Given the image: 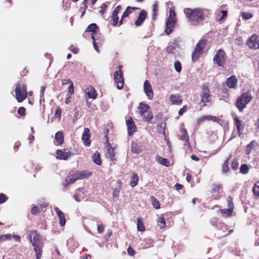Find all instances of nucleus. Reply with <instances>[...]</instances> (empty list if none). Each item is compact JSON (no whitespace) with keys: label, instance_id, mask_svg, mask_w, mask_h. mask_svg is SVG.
<instances>
[{"label":"nucleus","instance_id":"obj_1","mask_svg":"<svg viewBox=\"0 0 259 259\" xmlns=\"http://www.w3.org/2000/svg\"><path fill=\"white\" fill-rule=\"evenodd\" d=\"M29 239L33 247L36 255V259H41L44 246L42 237L37 231L32 230L29 232Z\"/></svg>","mask_w":259,"mask_h":259},{"label":"nucleus","instance_id":"obj_2","mask_svg":"<svg viewBox=\"0 0 259 259\" xmlns=\"http://www.w3.org/2000/svg\"><path fill=\"white\" fill-rule=\"evenodd\" d=\"M184 12L189 22L193 25H197L205 19L204 11L200 8H185L184 10Z\"/></svg>","mask_w":259,"mask_h":259},{"label":"nucleus","instance_id":"obj_3","mask_svg":"<svg viewBox=\"0 0 259 259\" xmlns=\"http://www.w3.org/2000/svg\"><path fill=\"white\" fill-rule=\"evenodd\" d=\"M252 97L250 92L248 91L242 93L237 98L236 102V106L239 111L242 112L246 107L247 105L252 100Z\"/></svg>","mask_w":259,"mask_h":259},{"label":"nucleus","instance_id":"obj_4","mask_svg":"<svg viewBox=\"0 0 259 259\" xmlns=\"http://www.w3.org/2000/svg\"><path fill=\"white\" fill-rule=\"evenodd\" d=\"M15 98L17 102L21 103L27 97V85L22 81H18L16 84L15 89Z\"/></svg>","mask_w":259,"mask_h":259},{"label":"nucleus","instance_id":"obj_5","mask_svg":"<svg viewBox=\"0 0 259 259\" xmlns=\"http://www.w3.org/2000/svg\"><path fill=\"white\" fill-rule=\"evenodd\" d=\"M200 96L201 98L200 102L203 104V106H206L207 103H209L211 102V94L209 89V83L208 82H205L202 85Z\"/></svg>","mask_w":259,"mask_h":259},{"label":"nucleus","instance_id":"obj_6","mask_svg":"<svg viewBox=\"0 0 259 259\" xmlns=\"http://www.w3.org/2000/svg\"><path fill=\"white\" fill-rule=\"evenodd\" d=\"M210 192L212 199L220 200L224 193L222 184L218 183H213Z\"/></svg>","mask_w":259,"mask_h":259},{"label":"nucleus","instance_id":"obj_7","mask_svg":"<svg viewBox=\"0 0 259 259\" xmlns=\"http://www.w3.org/2000/svg\"><path fill=\"white\" fill-rule=\"evenodd\" d=\"M122 66H118V71H116L113 75L115 83L117 84L116 87L118 89H121L123 87L124 79L123 77V72L122 71Z\"/></svg>","mask_w":259,"mask_h":259},{"label":"nucleus","instance_id":"obj_8","mask_svg":"<svg viewBox=\"0 0 259 259\" xmlns=\"http://www.w3.org/2000/svg\"><path fill=\"white\" fill-rule=\"evenodd\" d=\"M226 54L222 49L219 50L213 57V61L218 66L223 67L226 62Z\"/></svg>","mask_w":259,"mask_h":259},{"label":"nucleus","instance_id":"obj_9","mask_svg":"<svg viewBox=\"0 0 259 259\" xmlns=\"http://www.w3.org/2000/svg\"><path fill=\"white\" fill-rule=\"evenodd\" d=\"M259 36L256 34H252L247 40L246 45L249 49H259Z\"/></svg>","mask_w":259,"mask_h":259},{"label":"nucleus","instance_id":"obj_10","mask_svg":"<svg viewBox=\"0 0 259 259\" xmlns=\"http://www.w3.org/2000/svg\"><path fill=\"white\" fill-rule=\"evenodd\" d=\"M78 180H80L79 171L70 172L65 179L64 186L67 187Z\"/></svg>","mask_w":259,"mask_h":259},{"label":"nucleus","instance_id":"obj_11","mask_svg":"<svg viewBox=\"0 0 259 259\" xmlns=\"http://www.w3.org/2000/svg\"><path fill=\"white\" fill-rule=\"evenodd\" d=\"M57 158L59 159L67 160L73 154L68 149H63L62 150H58L56 151Z\"/></svg>","mask_w":259,"mask_h":259},{"label":"nucleus","instance_id":"obj_12","mask_svg":"<svg viewBox=\"0 0 259 259\" xmlns=\"http://www.w3.org/2000/svg\"><path fill=\"white\" fill-rule=\"evenodd\" d=\"M238 80L236 76L232 75L227 78L225 84L229 89H236L238 88Z\"/></svg>","mask_w":259,"mask_h":259},{"label":"nucleus","instance_id":"obj_13","mask_svg":"<svg viewBox=\"0 0 259 259\" xmlns=\"http://www.w3.org/2000/svg\"><path fill=\"white\" fill-rule=\"evenodd\" d=\"M126 124L127 126L128 135L129 136H133L134 133L137 131V126L132 117H130L126 120Z\"/></svg>","mask_w":259,"mask_h":259},{"label":"nucleus","instance_id":"obj_14","mask_svg":"<svg viewBox=\"0 0 259 259\" xmlns=\"http://www.w3.org/2000/svg\"><path fill=\"white\" fill-rule=\"evenodd\" d=\"M121 9L120 5L117 6L112 12V16L111 17L110 22L113 26H116L119 24L118 20L119 17L118 15Z\"/></svg>","mask_w":259,"mask_h":259},{"label":"nucleus","instance_id":"obj_15","mask_svg":"<svg viewBox=\"0 0 259 259\" xmlns=\"http://www.w3.org/2000/svg\"><path fill=\"white\" fill-rule=\"evenodd\" d=\"M144 90L145 94L149 99H153L154 93L152 86L148 80H146L144 83Z\"/></svg>","mask_w":259,"mask_h":259},{"label":"nucleus","instance_id":"obj_16","mask_svg":"<svg viewBox=\"0 0 259 259\" xmlns=\"http://www.w3.org/2000/svg\"><path fill=\"white\" fill-rule=\"evenodd\" d=\"M234 124L237 128L239 136L240 137L244 131L245 128V124L243 123V121L239 119V117L238 116L234 117Z\"/></svg>","mask_w":259,"mask_h":259},{"label":"nucleus","instance_id":"obj_17","mask_svg":"<svg viewBox=\"0 0 259 259\" xmlns=\"http://www.w3.org/2000/svg\"><path fill=\"white\" fill-rule=\"evenodd\" d=\"M147 17V13L145 10L141 11L138 18L135 21V25L137 27L141 26Z\"/></svg>","mask_w":259,"mask_h":259},{"label":"nucleus","instance_id":"obj_18","mask_svg":"<svg viewBox=\"0 0 259 259\" xmlns=\"http://www.w3.org/2000/svg\"><path fill=\"white\" fill-rule=\"evenodd\" d=\"M176 19H172L171 18H167L166 23V28L165 29V32L169 35L171 33L175 28L176 23Z\"/></svg>","mask_w":259,"mask_h":259},{"label":"nucleus","instance_id":"obj_19","mask_svg":"<svg viewBox=\"0 0 259 259\" xmlns=\"http://www.w3.org/2000/svg\"><path fill=\"white\" fill-rule=\"evenodd\" d=\"M90 136V130L87 127L85 128L82 135L81 139L84 145L86 146H89L91 145Z\"/></svg>","mask_w":259,"mask_h":259},{"label":"nucleus","instance_id":"obj_20","mask_svg":"<svg viewBox=\"0 0 259 259\" xmlns=\"http://www.w3.org/2000/svg\"><path fill=\"white\" fill-rule=\"evenodd\" d=\"M140 9L139 8L128 6L124 11L121 16V19L119 21L118 25L120 26L123 24V19L127 17L132 13L133 10Z\"/></svg>","mask_w":259,"mask_h":259},{"label":"nucleus","instance_id":"obj_21","mask_svg":"<svg viewBox=\"0 0 259 259\" xmlns=\"http://www.w3.org/2000/svg\"><path fill=\"white\" fill-rule=\"evenodd\" d=\"M169 99L171 103L173 105H180L183 102L181 96L180 94H171Z\"/></svg>","mask_w":259,"mask_h":259},{"label":"nucleus","instance_id":"obj_22","mask_svg":"<svg viewBox=\"0 0 259 259\" xmlns=\"http://www.w3.org/2000/svg\"><path fill=\"white\" fill-rule=\"evenodd\" d=\"M180 135L179 136L180 140L183 141L185 143L187 144L189 141V137L187 130L182 128L180 130Z\"/></svg>","mask_w":259,"mask_h":259},{"label":"nucleus","instance_id":"obj_23","mask_svg":"<svg viewBox=\"0 0 259 259\" xmlns=\"http://www.w3.org/2000/svg\"><path fill=\"white\" fill-rule=\"evenodd\" d=\"M12 238H13L16 241H20V237L19 236L6 234L0 235V242H4L7 240H11Z\"/></svg>","mask_w":259,"mask_h":259},{"label":"nucleus","instance_id":"obj_24","mask_svg":"<svg viewBox=\"0 0 259 259\" xmlns=\"http://www.w3.org/2000/svg\"><path fill=\"white\" fill-rule=\"evenodd\" d=\"M54 210L59 218V223L61 226H64L66 223L64 213L58 207H55Z\"/></svg>","mask_w":259,"mask_h":259},{"label":"nucleus","instance_id":"obj_25","mask_svg":"<svg viewBox=\"0 0 259 259\" xmlns=\"http://www.w3.org/2000/svg\"><path fill=\"white\" fill-rule=\"evenodd\" d=\"M97 28H98V27L95 23H92L90 24L86 29V30H85V31L84 32L83 34V36L84 38H87L86 34H87L88 32H92L91 36L92 35H94V34L95 33L96 29Z\"/></svg>","mask_w":259,"mask_h":259},{"label":"nucleus","instance_id":"obj_26","mask_svg":"<svg viewBox=\"0 0 259 259\" xmlns=\"http://www.w3.org/2000/svg\"><path fill=\"white\" fill-rule=\"evenodd\" d=\"M206 44L207 40L206 39H201L196 44L195 49L203 53Z\"/></svg>","mask_w":259,"mask_h":259},{"label":"nucleus","instance_id":"obj_27","mask_svg":"<svg viewBox=\"0 0 259 259\" xmlns=\"http://www.w3.org/2000/svg\"><path fill=\"white\" fill-rule=\"evenodd\" d=\"M55 141L56 145H62L64 143V136L61 132H58L56 133L55 136Z\"/></svg>","mask_w":259,"mask_h":259},{"label":"nucleus","instance_id":"obj_28","mask_svg":"<svg viewBox=\"0 0 259 259\" xmlns=\"http://www.w3.org/2000/svg\"><path fill=\"white\" fill-rule=\"evenodd\" d=\"M131 151L134 153L139 154L142 152V149L137 143L132 141L131 143Z\"/></svg>","mask_w":259,"mask_h":259},{"label":"nucleus","instance_id":"obj_29","mask_svg":"<svg viewBox=\"0 0 259 259\" xmlns=\"http://www.w3.org/2000/svg\"><path fill=\"white\" fill-rule=\"evenodd\" d=\"M158 2L156 1L152 5V19L155 21L158 14Z\"/></svg>","mask_w":259,"mask_h":259},{"label":"nucleus","instance_id":"obj_30","mask_svg":"<svg viewBox=\"0 0 259 259\" xmlns=\"http://www.w3.org/2000/svg\"><path fill=\"white\" fill-rule=\"evenodd\" d=\"M117 183L119 185V187L118 188H115L113 191V198L115 199L116 200H117L119 198V195L120 191L121 190V184H122L121 180H118L117 181Z\"/></svg>","mask_w":259,"mask_h":259},{"label":"nucleus","instance_id":"obj_31","mask_svg":"<svg viewBox=\"0 0 259 259\" xmlns=\"http://www.w3.org/2000/svg\"><path fill=\"white\" fill-rule=\"evenodd\" d=\"M141 115L143 117V120L148 123L151 122L153 117L152 112L150 110Z\"/></svg>","mask_w":259,"mask_h":259},{"label":"nucleus","instance_id":"obj_32","mask_svg":"<svg viewBox=\"0 0 259 259\" xmlns=\"http://www.w3.org/2000/svg\"><path fill=\"white\" fill-rule=\"evenodd\" d=\"M219 211L221 213V216L224 218H228L231 216L233 211V209L230 208L228 209H220Z\"/></svg>","mask_w":259,"mask_h":259},{"label":"nucleus","instance_id":"obj_33","mask_svg":"<svg viewBox=\"0 0 259 259\" xmlns=\"http://www.w3.org/2000/svg\"><path fill=\"white\" fill-rule=\"evenodd\" d=\"M138 182L139 177L137 174L133 172L131 177L130 186L133 188L135 187L138 185Z\"/></svg>","mask_w":259,"mask_h":259},{"label":"nucleus","instance_id":"obj_34","mask_svg":"<svg viewBox=\"0 0 259 259\" xmlns=\"http://www.w3.org/2000/svg\"><path fill=\"white\" fill-rule=\"evenodd\" d=\"M79 174L80 180L88 179L92 175V172L86 169L79 171Z\"/></svg>","mask_w":259,"mask_h":259},{"label":"nucleus","instance_id":"obj_35","mask_svg":"<svg viewBox=\"0 0 259 259\" xmlns=\"http://www.w3.org/2000/svg\"><path fill=\"white\" fill-rule=\"evenodd\" d=\"M257 145V143L255 140L252 141L250 143H249L246 146L245 148V153L246 154L249 155L251 151L253 149V148Z\"/></svg>","mask_w":259,"mask_h":259},{"label":"nucleus","instance_id":"obj_36","mask_svg":"<svg viewBox=\"0 0 259 259\" xmlns=\"http://www.w3.org/2000/svg\"><path fill=\"white\" fill-rule=\"evenodd\" d=\"M217 118L215 116H213L211 115H204L203 116L201 117L197 120V123L198 124L201 123L202 122H203L205 120H212L213 121H216Z\"/></svg>","mask_w":259,"mask_h":259},{"label":"nucleus","instance_id":"obj_37","mask_svg":"<svg viewBox=\"0 0 259 259\" xmlns=\"http://www.w3.org/2000/svg\"><path fill=\"white\" fill-rule=\"evenodd\" d=\"M138 109L140 111L141 115L145 113V112L149 111L150 109V106L146 104L141 103H140Z\"/></svg>","mask_w":259,"mask_h":259},{"label":"nucleus","instance_id":"obj_38","mask_svg":"<svg viewBox=\"0 0 259 259\" xmlns=\"http://www.w3.org/2000/svg\"><path fill=\"white\" fill-rule=\"evenodd\" d=\"M157 225L160 229H163L165 227V219L164 218L163 214H161L158 218Z\"/></svg>","mask_w":259,"mask_h":259},{"label":"nucleus","instance_id":"obj_39","mask_svg":"<svg viewBox=\"0 0 259 259\" xmlns=\"http://www.w3.org/2000/svg\"><path fill=\"white\" fill-rule=\"evenodd\" d=\"M114 151V150L113 148H108L106 152L105 156L110 160H114L115 153Z\"/></svg>","mask_w":259,"mask_h":259},{"label":"nucleus","instance_id":"obj_40","mask_svg":"<svg viewBox=\"0 0 259 259\" xmlns=\"http://www.w3.org/2000/svg\"><path fill=\"white\" fill-rule=\"evenodd\" d=\"M202 53L200 52V51H198L196 50V49H194L193 52L192 53L191 58L193 62H195L199 60L200 56L202 55Z\"/></svg>","mask_w":259,"mask_h":259},{"label":"nucleus","instance_id":"obj_41","mask_svg":"<svg viewBox=\"0 0 259 259\" xmlns=\"http://www.w3.org/2000/svg\"><path fill=\"white\" fill-rule=\"evenodd\" d=\"M137 230L140 232H143L145 230V227L143 222L142 218H138L137 222Z\"/></svg>","mask_w":259,"mask_h":259},{"label":"nucleus","instance_id":"obj_42","mask_svg":"<svg viewBox=\"0 0 259 259\" xmlns=\"http://www.w3.org/2000/svg\"><path fill=\"white\" fill-rule=\"evenodd\" d=\"M87 94L89 98L93 99H95L97 98L98 95L96 91L93 87H91L90 88V90L88 92Z\"/></svg>","mask_w":259,"mask_h":259},{"label":"nucleus","instance_id":"obj_43","mask_svg":"<svg viewBox=\"0 0 259 259\" xmlns=\"http://www.w3.org/2000/svg\"><path fill=\"white\" fill-rule=\"evenodd\" d=\"M252 192L255 196L259 199V181L255 182L254 184Z\"/></svg>","mask_w":259,"mask_h":259},{"label":"nucleus","instance_id":"obj_44","mask_svg":"<svg viewBox=\"0 0 259 259\" xmlns=\"http://www.w3.org/2000/svg\"><path fill=\"white\" fill-rule=\"evenodd\" d=\"M150 199L153 207L157 209L160 208V203L159 201L156 199V198L153 196H151L150 197Z\"/></svg>","mask_w":259,"mask_h":259},{"label":"nucleus","instance_id":"obj_45","mask_svg":"<svg viewBox=\"0 0 259 259\" xmlns=\"http://www.w3.org/2000/svg\"><path fill=\"white\" fill-rule=\"evenodd\" d=\"M249 170V166L246 164H243L240 167V171L242 174H246L248 172Z\"/></svg>","mask_w":259,"mask_h":259},{"label":"nucleus","instance_id":"obj_46","mask_svg":"<svg viewBox=\"0 0 259 259\" xmlns=\"http://www.w3.org/2000/svg\"><path fill=\"white\" fill-rule=\"evenodd\" d=\"M92 159L93 162H101L100 154L98 151L93 155Z\"/></svg>","mask_w":259,"mask_h":259},{"label":"nucleus","instance_id":"obj_47","mask_svg":"<svg viewBox=\"0 0 259 259\" xmlns=\"http://www.w3.org/2000/svg\"><path fill=\"white\" fill-rule=\"evenodd\" d=\"M174 67L176 71L180 72L182 70L181 63L179 61H176L174 63Z\"/></svg>","mask_w":259,"mask_h":259},{"label":"nucleus","instance_id":"obj_48","mask_svg":"<svg viewBox=\"0 0 259 259\" xmlns=\"http://www.w3.org/2000/svg\"><path fill=\"white\" fill-rule=\"evenodd\" d=\"M61 113H62V109L59 107L58 106L56 109L55 113L54 116L56 118H58L59 119H60L61 117Z\"/></svg>","mask_w":259,"mask_h":259},{"label":"nucleus","instance_id":"obj_49","mask_svg":"<svg viewBox=\"0 0 259 259\" xmlns=\"http://www.w3.org/2000/svg\"><path fill=\"white\" fill-rule=\"evenodd\" d=\"M219 225V229L222 230L223 233L226 232L228 229L227 225L224 223H220Z\"/></svg>","mask_w":259,"mask_h":259},{"label":"nucleus","instance_id":"obj_50","mask_svg":"<svg viewBox=\"0 0 259 259\" xmlns=\"http://www.w3.org/2000/svg\"><path fill=\"white\" fill-rule=\"evenodd\" d=\"M228 206L229 208L234 209V204L233 202V199L231 196H229L227 198Z\"/></svg>","mask_w":259,"mask_h":259},{"label":"nucleus","instance_id":"obj_51","mask_svg":"<svg viewBox=\"0 0 259 259\" xmlns=\"http://www.w3.org/2000/svg\"><path fill=\"white\" fill-rule=\"evenodd\" d=\"M107 8V5L106 3H103L100 6V10L99 13L101 14L102 16H103Z\"/></svg>","mask_w":259,"mask_h":259},{"label":"nucleus","instance_id":"obj_52","mask_svg":"<svg viewBox=\"0 0 259 259\" xmlns=\"http://www.w3.org/2000/svg\"><path fill=\"white\" fill-rule=\"evenodd\" d=\"M41 210L38 208V206H34L32 207L31 210V212L32 214L36 215L40 212Z\"/></svg>","mask_w":259,"mask_h":259},{"label":"nucleus","instance_id":"obj_53","mask_svg":"<svg viewBox=\"0 0 259 259\" xmlns=\"http://www.w3.org/2000/svg\"><path fill=\"white\" fill-rule=\"evenodd\" d=\"M242 18L244 19H249L253 17V15L249 13L242 12L241 13Z\"/></svg>","mask_w":259,"mask_h":259},{"label":"nucleus","instance_id":"obj_54","mask_svg":"<svg viewBox=\"0 0 259 259\" xmlns=\"http://www.w3.org/2000/svg\"><path fill=\"white\" fill-rule=\"evenodd\" d=\"M176 13L174 9L170 8L169 9V16L168 18H171L172 19H176Z\"/></svg>","mask_w":259,"mask_h":259},{"label":"nucleus","instance_id":"obj_55","mask_svg":"<svg viewBox=\"0 0 259 259\" xmlns=\"http://www.w3.org/2000/svg\"><path fill=\"white\" fill-rule=\"evenodd\" d=\"M8 199V197L4 193H2L0 194V204L5 202Z\"/></svg>","mask_w":259,"mask_h":259},{"label":"nucleus","instance_id":"obj_56","mask_svg":"<svg viewBox=\"0 0 259 259\" xmlns=\"http://www.w3.org/2000/svg\"><path fill=\"white\" fill-rule=\"evenodd\" d=\"M25 112L26 110L25 108L23 107H21L19 108L18 110V113L21 116H24L25 115Z\"/></svg>","mask_w":259,"mask_h":259},{"label":"nucleus","instance_id":"obj_57","mask_svg":"<svg viewBox=\"0 0 259 259\" xmlns=\"http://www.w3.org/2000/svg\"><path fill=\"white\" fill-rule=\"evenodd\" d=\"M228 163H224L222 164V171L223 173H227L229 170V167L228 164H227Z\"/></svg>","mask_w":259,"mask_h":259},{"label":"nucleus","instance_id":"obj_58","mask_svg":"<svg viewBox=\"0 0 259 259\" xmlns=\"http://www.w3.org/2000/svg\"><path fill=\"white\" fill-rule=\"evenodd\" d=\"M127 253L131 256H134L136 254L135 250L130 245L127 249Z\"/></svg>","mask_w":259,"mask_h":259},{"label":"nucleus","instance_id":"obj_59","mask_svg":"<svg viewBox=\"0 0 259 259\" xmlns=\"http://www.w3.org/2000/svg\"><path fill=\"white\" fill-rule=\"evenodd\" d=\"M221 12L222 14V15L219 19L220 21H221L223 20L225 18H226L227 16V13H228V12L227 10H222Z\"/></svg>","mask_w":259,"mask_h":259},{"label":"nucleus","instance_id":"obj_60","mask_svg":"<svg viewBox=\"0 0 259 259\" xmlns=\"http://www.w3.org/2000/svg\"><path fill=\"white\" fill-rule=\"evenodd\" d=\"M175 47L172 45L168 46L166 48V51L168 53L174 54Z\"/></svg>","mask_w":259,"mask_h":259},{"label":"nucleus","instance_id":"obj_61","mask_svg":"<svg viewBox=\"0 0 259 259\" xmlns=\"http://www.w3.org/2000/svg\"><path fill=\"white\" fill-rule=\"evenodd\" d=\"M68 92L70 95H72L74 92V84L73 82H71V84L68 89Z\"/></svg>","mask_w":259,"mask_h":259},{"label":"nucleus","instance_id":"obj_62","mask_svg":"<svg viewBox=\"0 0 259 259\" xmlns=\"http://www.w3.org/2000/svg\"><path fill=\"white\" fill-rule=\"evenodd\" d=\"M97 230L99 234H102L104 231V225L102 224L99 225L97 227Z\"/></svg>","mask_w":259,"mask_h":259},{"label":"nucleus","instance_id":"obj_63","mask_svg":"<svg viewBox=\"0 0 259 259\" xmlns=\"http://www.w3.org/2000/svg\"><path fill=\"white\" fill-rule=\"evenodd\" d=\"M156 162H168V160L166 158H162L161 156H157L155 158Z\"/></svg>","mask_w":259,"mask_h":259},{"label":"nucleus","instance_id":"obj_64","mask_svg":"<svg viewBox=\"0 0 259 259\" xmlns=\"http://www.w3.org/2000/svg\"><path fill=\"white\" fill-rule=\"evenodd\" d=\"M71 82H73L70 79H63L62 80V84L63 85H66L67 84H71Z\"/></svg>","mask_w":259,"mask_h":259}]
</instances>
